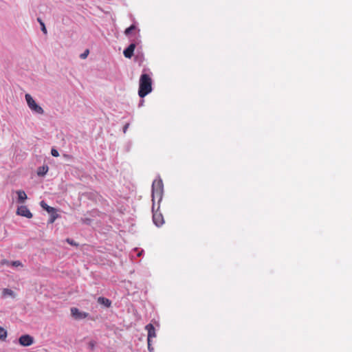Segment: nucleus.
Returning a JSON list of instances; mask_svg holds the SVG:
<instances>
[{"mask_svg":"<svg viewBox=\"0 0 352 352\" xmlns=\"http://www.w3.org/2000/svg\"><path fill=\"white\" fill-rule=\"evenodd\" d=\"M152 91V80L147 74H142L140 78L138 95L144 98Z\"/></svg>","mask_w":352,"mask_h":352,"instance_id":"1","label":"nucleus"},{"mask_svg":"<svg viewBox=\"0 0 352 352\" xmlns=\"http://www.w3.org/2000/svg\"><path fill=\"white\" fill-rule=\"evenodd\" d=\"M163 195V183L161 179L155 180L152 184V201H155L159 204L162 199Z\"/></svg>","mask_w":352,"mask_h":352,"instance_id":"2","label":"nucleus"},{"mask_svg":"<svg viewBox=\"0 0 352 352\" xmlns=\"http://www.w3.org/2000/svg\"><path fill=\"white\" fill-rule=\"evenodd\" d=\"M25 100L27 102L28 107L31 109L32 111L38 113V114H43L44 111L43 108L36 104L35 100L31 96L30 94H26L25 96Z\"/></svg>","mask_w":352,"mask_h":352,"instance_id":"3","label":"nucleus"},{"mask_svg":"<svg viewBox=\"0 0 352 352\" xmlns=\"http://www.w3.org/2000/svg\"><path fill=\"white\" fill-rule=\"evenodd\" d=\"M159 206L155 210V203H153V221L157 226H161L164 223V217L161 212L158 211Z\"/></svg>","mask_w":352,"mask_h":352,"instance_id":"4","label":"nucleus"},{"mask_svg":"<svg viewBox=\"0 0 352 352\" xmlns=\"http://www.w3.org/2000/svg\"><path fill=\"white\" fill-rule=\"evenodd\" d=\"M71 314L72 316L76 320H81L86 318L89 314L83 311H80L78 308L72 307L71 309Z\"/></svg>","mask_w":352,"mask_h":352,"instance_id":"5","label":"nucleus"},{"mask_svg":"<svg viewBox=\"0 0 352 352\" xmlns=\"http://www.w3.org/2000/svg\"><path fill=\"white\" fill-rule=\"evenodd\" d=\"M16 214L18 215L25 217L26 218L30 219L32 217V214L28 209L26 206H21L18 207L16 210Z\"/></svg>","mask_w":352,"mask_h":352,"instance_id":"6","label":"nucleus"},{"mask_svg":"<svg viewBox=\"0 0 352 352\" xmlns=\"http://www.w3.org/2000/svg\"><path fill=\"white\" fill-rule=\"evenodd\" d=\"M19 342L21 346H28L33 344L34 339L30 335H23L19 338Z\"/></svg>","mask_w":352,"mask_h":352,"instance_id":"7","label":"nucleus"},{"mask_svg":"<svg viewBox=\"0 0 352 352\" xmlns=\"http://www.w3.org/2000/svg\"><path fill=\"white\" fill-rule=\"evenodd\" d=\"M135 49V43H131L127 48H126L124 52V56L127 58H131L133 55L134 50Z\"/></svg>","mask_w":352,"mask_h":352,"instance_id":"8","label":"nucleus"},{"mask_svg":"<svg viewBox=\"0 0 352 352\" xmlns=\"http://www.w3.org/2000/svg\"><path fill=\"white\" fill-rule=\"evenodd\" d=\"M146 329L148 331L147 340H152L156 337V333L154 326L152 324H148L146 326Z\"/></svg>","mask_w":352,"mask_h":352,"instance_id":"9","label":"nucleus"},{"mask_svg":"<svg viewBox=\"0 0 352 352\" xmlns=\"http://www.w3.org/2000/svg\"><path fill=\"white\" fill-rule=\"evenodd\" d=\"M16 193L18 195V202L19 203H23L28 198L26 193L22 190H17Z\"/></svg>","mask_w":352,"mask_h":352,"instance_id":"10","label":"nucleus"},{"mask_svg":"<svg viewBox=\"0 0 352 352\" xmlns=\"http://www.w3.org/2000/svg\"><path fill=\"white\" fill-rule=\"evenodd\" d=\"M98 302L100 305H104L106 307H110L111 305V301L104 297H99L98 298Z\"/></svg>","mask_w":352,"mask_h":352,"instance_id":"11","label":"nucleus"},{"mask_svg":"<svg viewBox=\"0 0 352 352\" xmlns=\"http://www.w3.org/2000/svg\"><path fill=\"white\" fill-rule=\"evenodd\" d=\"M40 205L48 213H54L56 211V209L54 208L49 206L44 201H41Z\"/></svg>","mask_w":352,"mask_h":352,"instance_id":"12","label":"nucleus"},{"mask_svg":"<svg viewBox=\"0 0 352 352\" xmlns=\"http://www.w3.org/2000/svg\"><path fill=\"white\" fill-rule=\"evenodd\" d=\"M2 294L4 297L9 296L12 298H15L16 296V294L12 289L8 288L3 289Z\"/></svg>","mask_w":352,"mask_h":352,"instance_id":"13","label":"nucleus"},{"mask_svg":"<svg viewBox=\"0 0 352 352\" xmlns=\"http://www.w3.org/2000/svg\"><path fill=\"white\" fill-rule=\"evenodd\" d=\"M7 331L4 328L0 327V340H5L7 338Z\"/></svg>","mask_w":352,"mask_h":352,"instance_id":"14","label":"nucleus"},{"mask_svg":"<svg viewBox=\"0 0 352 352\" xmlns=\"http://www.w3.org/2000/svg\"><path fill=\"white\" fill-rule=\"evenodd\" d=\"M135 29H136V26L135 25H131L130 27H129L128 28H126L125 30L124 34L126 36H129L132 32V31L135 30Z\"/></svg>","mask_w":352,"mask_h":352,"instance_id":"15","label":"nucleus"},{"mask_svg":"<svg viewBox=\"0 0 352 352\" xmlns=\"http://www.w3.org/2000/svg\"><path fill=\"white\" fill-rule=\"evenodd\" d=\"M10 265H12L13 267H23V263L20 261H11Z\"/></svg>","mask_w":352,"mask_h":352,"instance_id":"16","label":"nucleus"},{"mask_svg":"<svg viewBox=\"0 0 352 352\" xmlns=\"http://www.w3.org/2000/svg\"><path fill=\"white\" fill-rule=\"evenodd\" d=\"M51 217L50 219H49V223H52L54 222V221L57 219L58 217V214H56V212H54V213H51Z\"/></svg>","mask_w":352,"mask_h":352,"instance_id":"17","label":"nucleus"},{"mask_svg":"<svg viewBox=\"0 0 352 352\" xmlns=\"http://www.w3.org/2000/svg\"><path fill=\"white\" fill-rule=\"evenodd\" d=\"M38 22L40 23L41 25V30L42 32L44 33V34H47V29L45 26V24L40 19H38Z\"/></svg>","mask_w":352,"mask_h":352,"instance_id":"18","label":"nucleus"},{"mask_svg":"<svg viewBox=\"0 0 352 352\" xmlns=\"http://www.w3.org/2000/svg\"><path fill=\"white\" fill-rule=\"evenodd\" d=\"M89 53V50H86L82 54H80V57L82 59H85Z\"/></svg>","mask_w":352,"mask_h":352,"instance_id":"19","label":"nucleus"},{"mask_svg":"<svg viewBox=\"0 0 352 352\" xmlns=\"http://www.w3.org/2000/svg\"><path fill=\"white\" fill-rule=\"evenodd\" d=\"M147 342H148V351L150 352H153L154 351V348L151 345V340H147Z\"/></svg>","mask_w":352,"mask_h":352,"instance_id":"20","label":"nucleus"},{"mask_svg":"<svg viewBox=\"0 0 352 352\" xmlns=\"http://www.w3.org/2000/svg\"><path fill=\"white\" fill-rule=\"evenodd\" d=\"M51 154L54 156V157H58L59 156V153L58 151L56 150V149H54V148H52V151H51Z\"/></svg>","mask_w":352,"mask_h":352,"instance_id":"21","label":"nucleus"},{"mask_svg":"<svg viewBox=\"0 0 352 352\" xmlns=\"http://www.w3.org/2000/svg\"><path fill=\"white\" fill-rule=\"evenodd\" d=\"M10 263H11V261H9L8 260H3L1 261L2 264H5V265H10Z\"/></svg>","mask_w":352,"mask_h":352,"instance_id":"22","label":"nucleus"},{"mask_svg":"<svg viewBox=\"0 0 352 352\" xmlns=\"http://www.w3.org/2000/svg\"><path fill=\"white\" fill-rule=\"evenodd\" d=\"M129 126V124H128V123L124 125V129H123V131L124 133L126 132V130H127Z\"/></svg>","mask_w":352,"mask_h":352,"instance_id":"23","label":"nucleus"},{"mask_svg":"<svg viewBox=\"0 0 352 352\" xmlns=\"http://www.w3.org/2000/svg\"><path fill=\"white\" fill-rule=\"evenodd\" d=\"M47 170H48V168H47V167H46V170H45L44 173H41V172L38 171V175H43L44 174H45V173H46V172L47 171Z\"/></svg>","mask_w":352,"mask_h":352,"instance_id":"24","label":"nucleus"},{"mask_svg":"<svg viewBox=\"0 0 352 352\" xmlns=\"http://www.w3.org/2000/svg\"><path fill=\"white\" fill-rule=\"evenodd\" d=\"M67 242L68 243L71 244V245H74L73 241H72L69 239H67Z\"/></svg>","mask_w":352,"mask_h":352,"instance_id":"25","label":"nucleus"},{"mask_svg":"<svg viewBox=\"0 0 352 352\" xmlns=\"http://www.w3.org/2000/svg\"><path fill=\"white\" fill-rule=\"evenodd\" d=\"M94 345H95V344H94V342H91L89 343V346H91V348H94Z\"/></svg>","mask_w":352,"mask_h":352,"instance_id":"26","label":"nucleus"},{"mask_svg":"<svg viewBox=\"0 0 352 352\" xmlns=\"http://www.w3.org/2000/svg\"><path fill=\"white\" fill-rule=\"evenodd\" d=\"M43 170H42V173H44L45 170H46V168H45L44 166L42 168Z\"/></svg>","mask_w":352,"mask_h":352,"instance_id":"27","label":"nucleus"}]
</instances>
